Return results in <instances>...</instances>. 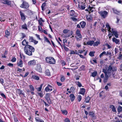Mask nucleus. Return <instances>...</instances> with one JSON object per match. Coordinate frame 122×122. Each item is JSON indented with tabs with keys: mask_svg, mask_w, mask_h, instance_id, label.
Instances as JSON below:
<instances>
[{
	"mask_svg": "<svg viewBox=\"0 0 122 122\" xmlns=\"http://www.w3.org/2000/svg\"><path fill=\"white\" fill-rule=\"evenodd\" d=\"M25 53L26 54L30 56L32 55V52L35 51L34 48L31 46L29 45L25 46L24 47Z\"/></svg>",
	"mask_w": 122,
	"mask_h": 122,
	"instance_id": "obj_1",
	"label": "nucleus"
},
{
	"mask_svg": "<svg viewBox=\"0 0 122 122\" xmlns=\"http://www.w3.org/2000/svg\"><path fill=\"white\" fill-rule=\"evenodd\" d=\"M103 70H106L107 74L111 76L112 75V76H113L114 74L112 73V72L115 71L116 70V68L112 65H109L106 69H103L102 71Z\"/></svg>",
	"mask_w": 122,
	"mask_h": 122,
	"instance_id": "obj_2",
	"label": "nucleus"
},
{
	"mask_svg": "<svg viewBox=\"0 0 122 122\" xmlns=\"http://www.w3.org/2000/svg\"><path fill=\"white\" fill-rule=\"evenodd\" d=\"M46 62L48 63L54 64L56 63L55 59L51 57H46Z\"/></svg>",
	"mask_w": 122,
	"mask_h": 122,
	"instance_id": "obj_3",
	"label": "nucleus"
},
{
	"mask_svg": "<svg viewBox=\"0 0 122 122\" xmlns=\"http://www.w3.org/2000/svg\"><path fill=\"white\" fill-rule=\"evenodd\" d=\"M99 13L101 16L104 18H105L108 14V12L106 11H101Z\"/></svg>",
	"mask_w": 122,
	"mask_h": 122,
	"instance_id": "obj_4",
	"label": "nucleus"
},
{
	"mask_svg": "<svg viewBox=\"0 0 122 122\" xmlns=\"http://www.w3.org/2000/svg\"><path fill=\"white\" fill-rule=\"evenodd\" d=\"M0 2L3 4L11 6V1L9 0H1Z\"/></svg>",
	"mask_w": 122,
	"mask_h": 122,
	"instance_id": "obj_5",
	"label": "nucleus"
},
{
	"mask_svg": "<svg viewBox=\"0 0 122 122\" xmlns=\"http://www.w3.org/2000/svg\"><path fill=\"white\" fill-rule=\"evenodd\" d=\"M102 72L105 73V77L104 80V83H106L107 82V81L108 79V77L111 76V75L107 74L106 70H103L102 71Z\"/></svg>",
	"mask_w": 122,
	"mask_h": 122,
	"instance_id": "obj_6",
	"label": "nucleus"
},
{
	"mask_svg": "<svg viewBox=\"0 0 122 122\" xmlns=\"http://www.w3.org/2000/svg\"><path fill=\"white\" fill-rule=\"evenodd\" d=\"M19 13L21 20L23 21H24L26 19L25 16V15L21 11H20Z\"/></svg>",
	"mask_w": 122,
	"mask_h": 122,
	"instance_id": "obj_7",
	"label": "nucleus"
},
{
	"mask_svg": "<svg viewBox=\"0 0 122 122\" xmlns=\"http://www.w3.org/2000/svg\"><path fill=\"white\" fill-rule=\"evenodd\" d=\"M52 87L50 85H48L46 87L45 89V90L46 91H51L52 90Z\"/></svg>",
	"mask_w": 122,
	"mask_h": 122,
	"instance_id": "obj_8",
	"label": "nucleus"
},
{
	"mask_svg": "<svg viewBox=\"0 0 122 122\" xmlns=\"http://www.w3.org/2000/svg\"><path fill=\"white\" fill-rule=\"evenodd\" d=\"M112 41L113 42L115 43L116 44H120V40L116 39L115 37H114L112 38Z\"/></svg>",
	"mask_w": 122,
	"mask_h": 122,
	"instance_id": "obj_9",
	"label": "nucleus"
},
{
	"mask_svg": "<svg viewBox=\"0 0 122 122\" xmlns=\"http://www.w3.org/2000/svg\"><path fill=\"white\" fill-rule=\"evenodd\" d=\"M35 69L37 71L39 72H42V68L41 67V65L40 64H37L36 67L35 68Z\"/></svg>",
	"mask_w": 122,
	"mask_h": 122,
	"instance_id": "obj_10",
	"label": "nucleus"
},
{
	"mask_svg": "<svg viewBox=\"0 0 122 122\" xmlns=\"http://www.w3.org/2000/svg\"><path fill=\"white\" fill-rule=\"evenodd\" d=\"M22 7H21V6L20 7L21 8H28L29 7V5L28 3L25 2H23L22 4L21 5Z\"/></svg>",
	"mask_w": 122,
	"mask_h": 122,
	"instance_id": "obj_11",
	"label": "nucleus"
},
{
	"mask_svg": "<svg viewBox=\"0 0 122 122\" xmlns=\"http://www.w3.org/2000/svg\"><path fill=\"white\" fill-rule=\"evenodd\" d=\"M36 61L35 60H32L28 62V65L29 66L34 65L36 64Z\"/></svg>",
	"mask_w": 122,
	"mask_h": 122,
	"instance_id": "obj_12",
	"label": "nucleus"
},
{
	"mask_svg": "<svg viewBox=\"0 0 122 122\" xmlns=\"http://www.w3.org/2000/svg\"><path fill=\"white\" fill-rule=\"evenodd\" d=\"M90 99V98L89 96H87L85 97L84 101L83 102L84 104H85L84 103H88L89 102Z\"/></svg>",
	"mask_w": 122,
	"mask_h": 122,
	"instance_id": "obj_13",
	"label": "nucleus"
},
{
	"mask_svg": "<svg viewBox=\"0 0 122 122\" xmlns=\"http://www.w3.org/2000/svg\"><path fill=\"white\" fill-rule=\"evenodd\" d=\"M35 120L36 122H44V121L42 119L38 117H36Z\"/></svg>",
	"mask_w": 122,
	"mask_h": 122,
	"instance_id": "obj_14",
	"label": "nucleus"
},
{
	"mask_svg": "<svg viewBox=\"0 0 122 122\" xmlns=\"http://www.w3.org/2000/svg\"><path fill=\"white\" fill-rule=\"evenodd\" d=\"M17 66L21 67H22L23 66V61L21 59L19 60V61L17 63Z\"/></svg>",
	"mask_w": 122,
	"mask_h": 122,
	"instance_id": "obj_15",
	"label": "nucleus"
},
{
	"mask_svg": "<svg viewBox=\"0 0 122 122\" xmlns=\"http://www.w3.org/2000/svg\"><path fill=\"white\" fill-rule=\"evenodd\" d=\"M71 102L73 101L75 99V96L74 94H70L69 96Z\"/></svg>",
	"mask_w": 122,
	"mask_h": 122,
	"instance_id": "obj_16",
	"label": "nucleus"
},
{
	"mask_svg": "<svg viewBox=\"0 0 122 122\" xmlns=\"http://www.w3.org/2000/svg\"><path fill=\"white\" fill-rule=\"evenodd\" d=\"M23 91L20 90V89H18L17 91V93L19 94L20 96L21 95H24V94L22 92Z\"/></svg>",
	"mask_w": 122,
	"mask_h": 122,
	"instance_id": "obj_17",
	"label": "nucleus"
},
{
	"mask_svg": "<svg viewBox=\"0 0 122 122\" xmlns=\"http://www.w3.org/2000/svg\"><path fill=\"white\" fill-rule=\"evenodd\" d=\"M94 43V41H89L86 42V44L92 46L93 44Z\"/></svg>",
	"mask_w": 122,
	"mask_h": 122,
	"instance_id": "obj_18",
	"label": "nucleus"
},
{
	"mask_svg": "<svg viewBox=\"0 0 122 122\" xmlns=\"http://www.w3.org/2000/svg\"><path fill=\"white\" fill-rule=\"evenodd\" d=\"M105 55L107 56H109V57L110 59L111 58V57L112 56V54L111 52L107 51V53H106Z\"/></svg>",
	"mask_w": 122,
	"mask_h": 122,
	"instance_id": "obj_19",
	"label": "nucleus"
},
{
	"mask_svg": "<svg viewBox=\"0 0 122 122\" xmlns=\"http://www.w3.org/2000/svg\"><path fill=\"white\" fill-rule=\"evenodd\" d=\"M82 28H83L85 27L86 25V23L84 21H82L80 23Z\"/></svg>",
	"mask_w": 122,
	"mask_h": 122,
	"instance_id": "obj_20",
	"label": "nucleus"
},
{
	"mask_svg": "<svg viewBox=\"0 0 122 122\" xmlns=\"http://www.w3.org/2000/svg\"><path fill=\"white\" fill-rule=\"evenodd\" d=\"M110 108L112 109V111L114 112H117L116 108L113 105H111L110 106Z\"/></svg>",
	"mask_w": 122,
	"mask_h": 122,
	"instance_id": "obj_21",
	"label": "nucleus"
},
{
	"mask_svg": "<svg viewBox=\"0 0 122 122\" xmlns=\"http://www.w3.org/2000/svg\"><path fill=\"white\" fill-rule=\"evenodd\" d=\"M76 35L78 36H81V33L80 31L79 30L77 29V30L76 31Z\"/></svg>",
	"mask_w": 122,
	"mask_h": 122,
	"instance_id": "obj_22",
	"label": "nucleus"
},
{
	"mask_svg": "<svg viewBox=\"0 0 122 122\" xmlns=\"http://www.w3.org/2000/svg\"><path fill=\"white\" fill-rule=\"evenodd\" d=\"M26 12L27 14L30 15H31L33 14V12H32V11L28 9L26 10Z\"/></svg>",
	"mask_w": 122,
	"mask_h": 122,
	"instance_id": "obj_23",
	"label": "nucleus"
},
{
	"mask_svg": "<svg viewBox=\"0 0 122 122\" xmlns=\"http://www.w3.org/2000/svg\"><path fill=\"white\" fill-rule=\"evenodd\" d=\"M81 92L80 93L83 95H84L85 92V89L84 88H81L80 89Z\"/></svg>",
	"mask_w": 122,
	"mask_h": 122,
	"instance_id": "obj_24",
	"label": "nucleus"
},
{
	"mask_svg": "<svg viewBox=\"0 0 122 122\" xmlns=\"http://www.w3.org/2000/svg\"><path fill=\"white\" fill-rule=\"evenodd\" d=\"M61 79L60 80L62 82H63L65 81V78L64 76L63 75H61Z\"/></svg>",
	"mask_w": 122,
	"mask_h": 122,
	"instance_id": "obj_25",
	"label": "nucleus"
},
{
	"mask_svg": "<svg viewBox=\"0 0 122 122\" xmlns=\"http://www.w3.org/2000/svg\"><path fill=\"white\" fill-rule=\"evenodd\" d=\"M62 113L63 114L66 115L67 114L68 112L66 110H61Z\"/></svg>",
	"mask_w": 122,
	"mask_h": 122,
	"instance_id": "obj_26",
	"label": "nucleus"
},
{
	"mask_svg": "<svg viewBox=\"0 0 122 122\" xmlns=\"http://www.w3.org/2000/svg\"><path fill=\"white\" fill-rule=\"evenodd\" d=\"M75 83L78 86L80 87L82 86V85L81 83L79 81H76L75 82Z\"/></svg>",
	"mask_w": 122,
	"mask_h": 122,
	"instance_id": "obj_27",
	"label": "nucleus"
},
{
	"mask_svg": "<svg viewBox=\"0 0 122 122\" xmlns=\"http://www.w3.org/2000/svg\"><path fill=\"white\" fill-rule=\"evenodd\" d=\"M32 77L34 79L37 80H39V77L38 76L35 75L32 76Z\"/></svg>",
	"mask_w": 122,
	"mask_h": 122,
	"instance_id": "obj_28",
	"label": "nucleus"
},
{
	"mask_svg": "<svg viewBox=\"0 0 122 122\" xmlns=\"http://www.w3.org/2000/svg\"><path fill=\"white\" fill-rule=\"evenodd\" d=\"M34 39L32 36H29V41L30 42H32Z\"/></svg>",
	"mask_w": 122,
	"mask_h": 122,
	"instance_id": "obj_29",
	"label": "nucleus"
},
{
	"mask_svg": "<svg viewBox=\"0 0 122 122\" xmlns=\"http://www.w3.org/2000/svg\"><path fill=\"white\" fill-rule=\"evenodd\" d=\"M89 115L91 116L92 117H93L95 116V114L92 112H89Z\"/></svg>",
	"mask_w": 122,
	"mask_h": 122,
	"instance_id": "obj_30",
	"label": "nucleus"
},
{
	"mask_svg": "<svg viewBox=\"0 0 122 122\" xmlns=\"http://www.w3.org/2000/svg\"><path fill=\"white\" fill-rule=\"evenodd\" d=\"M29 87L31 92L33 91H34V88L32 85H30Z\"/></svg>",
	"mask_w": 122,
	"mask_h": 122,
	"instance_id": "obj_31",
	"label": "nucleus"
},
{
	"mask_svg": "<svg viewBox=\"0 0 122 122\" xmlns=\"http://www.w3.org/2000/svg\"><path fill=\"white\" fill-rule=\"evenodd\" d=\"M5 33L6 35L5 36L7 37L8 36L10 35V33L7 30H5Z\"/></svg>",
	"mask_w": 122,
	"mask_h": 122,
	"instance_id": "obj_32",
	"label": "nucleus"
},
{
	"mask_svg": "<svg viewBox=\"0 0 122 122\" xmlns=\"http://www.w3.org/2000/svg\"><path fill=\"white\" fill-rule=\"evenodd\" d=\"M97 74V73L96 71H95L94 72L92 73V76L93 77L96 76Z\"/></svg>",
	"mask_w": 122,
	"mask_h": 122,
	"instance_id": "obj_33",
	"label": "nucleus"
},
{
	"mask_svg": "<svg viewBox=\"0 0 122 122\" xmlns=\"http://www.w3.org/2000/svg\"><path fill=\"white\" fill-rule=\"evenodd\" d=\"M118 110L119 112H121L122 111V107L120 106H119L118 107Z\"/></svg>",
	"mask_w": 122,
	"mask_h": 122,
	"instance_id": "obj_34",
	"label": "nucleus"
},
{
	"mask_svg": "<svg viewBox=\"0 0 122 122\" xmlns=\"http://www.w3.org/2000/svg\"><path fill=\"white\" fill-rule=\"evenodd\" d=\"M46 74L48 76H49L50 75V72L48 69H47L45 71Z\"/></svg>",
	"mask_w": 122,
	"mask_h": 122,
	"instance_id": "obj_35",
	"label": "nucleus"
},
{
	"mask_svg": "<svg viewBox=\"0 0 122 122\" xmlns=\"http://www.w3.org/2000/svg\"><path fill=\"white\" fill-rule=\"evenodd\" d=\"M22 28L25 29L27 30V26L26 24H25L24 25H22Z\"/></svg>",
	"mask_w": 122,
	"mask_h": 122,
	"instance_id": "obj_36",
	"label": "nucleus"
},
{
	"mask_svg": "<svg viewBox=\"0 0 122 122\" xmlns=\"http://www.w3.org/2000/svg\"><path fill=\"white\" fill-rule=\"evenodd\" d=\"M44 40L45 41L47 42L49 44H51V43L49 41V40H48V38L46 37H44Z\"/></svg>",
	"mask_w": 122,
	"mask_h": 122,
	"instance_id": "obj_37",
	"label": "nucleus"
},
{
	"mask_svg": "<svg viewBox=\"0 0 122 122\" xmlns=\"http://www.w3.org/2000/svg\"><path fill=\"white\" fill-rule=\"evenodd\" d=\"M100 44V43L99 42V41H96L95 42H94V43L93 44V46H97L98 44Z\"/></svg>",
	"mask_w": 122,
	"mask_h": 122,
	"instance_id": "obj_38",
	"label": "nucleus"
},
{
	"mask_svg": "<svg viewBox=\"0 0 122 122\" xmlns=\"http://www.w3.org/2000/svg\"><path fill=\"white\" fill-rule=\"evenodd\" d=\"M94 52L93 51H90L89 54V55L91 57L93 56H94Z\"/></svg>",
	"mask_w": 122,
	"mask_h": 122,
	"instance_id": "obj_39",
	"label": "nucleus"
},
{
	"mask_svg": "<svg viewBox=\"0 0 122 122\" xmlns=\"http://www.w3.org/2000/svg\"><path fill=\"white\" fill-rule=\"evenodd\" d=\"M45 99H46L48 103H49V104H50L51 103V101L50 98H45Z\"/></svg>",
	"mask_w": 122,
	"mask_h": 122,
	"instance_id": "obj_40",
	"label": "nucleus"
},
{
	"mask_svg": "<svg viewBox=\"0 0 122 122\" xmlns=\"http://www.w3.org/2000/svg\"><path fill=\"white\" fill-rule=\"evenodd\" d=\"M43 86V84H41L40 86L38 88L37 90L39 92H40V91H41V89L42 87V86Z\"/></svg>",
	"mask_w": 122,
	"mask_h": 122,
	"instance_id": "obj_41",
	"label": "nucleus"
},
{
	"mask_svg": "<svg viewBox=\"0 0 122 122\" xmlns=\"http://www.w3.org/2000/svg\"><path fill=\"white\" fill-rule=\"evenodd\" d=\"M82 98V97L80 95H79L78 96L77 99L78 100V101L79 102H80Z\"/></svg>",
	"mask_w": 122,
	"mask_h": 122,
	"instance_id": "obj_42",
	"label": "nucleus"
},
{
	"mask_svg": "<svg viewBox=\"0 0 122 122\" xmlns=\"http://www.w3.org/2000/svg\"><path fill=\"white\" fill-rule=\"evenodd\" d=\"M106 52L105 51H103L102 53L99 55V57L100 58H101L102 56L103 55L105 54H106Z\"/></svg>",
	"mask_w": 122,
	"mask_h": 122,
	"instance_id": "obj_43",
	"label": "nucleus"
},
{
	"mask_svg": "<svg viewBox=\"0 0 122 122\" xmlns=\"http://www.w3.org/2000/svg\"><path fill=\"white\" fill-rule=\"evenodd\" d=\"M71 12L70 13V15L71 16H73L75 13L74 11L73 10H71Z\"/></svg>",
	"mask_w": 122,
	"mask_h": 122,
	"instance_id": "obj_44",
	"label": "nucleus"
},
{
	"mask_svg": "<svg viewBox=\"0 0 122 122\" xmlns=\"http://www.w3.org/2000/svg\"><path fill=\"white\" fill-rule=\"evenodd\" d=\"M26 40L25 39L22 42V45L23 46H25L26 45Z\"/></svg>",
	"mask_w": 122,
	"mask_h": 122,
	"instance_id": "obj_45",
	"label": "nucleus"
},
{
	"mask_svg": "<svg viewBox=\"0 0 122 122\" xmlns=\"http://www.w3.org/2000/svg\"><path fill=\"white\" fill-rule=\"evenodd\" d=\"M113 10L114 13L116 14H117L119 12L117 10L115 9V8H113L112 9Z\"/></svg>",
	"mask_w": 122,
	"mask_h": 122,
	"instance_id": "obj_46",
	"label": "nucleus"
},
{
	"mask_svg": "<svg viewBox=\"0 0 122 122\" xmlns=\"http://www.w3.org/2000/svg\"><path fill=\"white\" fill-rule=\"evenodd\" d=\"M93 8H88L89 10V13H90L91 12H93L94 10H92Z\"/></svg>",
	"mask_w": 122,
	"mask_h": 122,
	"instance_id": "obj_47",
	"label": "nucleus"
},
{
	"mask_svg": "<svg viewBox=\"0 0 122 122\" xmlns=\"http://www.w3.org/2000/svg\"><path fill=\"white\" fill-rule=\"evenodd\" d=\"M70 19H72L73 21H74L75 22L77 20V19L75 18L74 17H71Z\"/></svg>",
	"mask_w": 122,
	"mask_h": 122,
	"instance_id": "obj_48",
	"label": "nucleus"
},
{
	"mask_svg": "<svg viewBox=\"0 0 122 122\" xmlns=\"http://www.w3.org/2000/svg\"><path fill=\"white\" fill-rule=\"evenodd\" d=\"M63 47H64V50L66 51H69V49L68 48L66 47L65 46V45H64L63 46Z\"/></svg>",
	"mask_w": 122,
	"mask_h": 122,
	"instance_id": "obj_49",
	"label": "nucleus"
},
{
	"mask_svg": "<svg viewBox=\"0 0 122 122\" xmlns=\"http://www.w3.org/2000/svg\"><path fill=\"white\" fill-rule=\"evenodd\" d=\"M7 65L11 67H13V64L11 63H9Z\"/></svg>",
	"mask_w": 122,
	"mask_h": 122,
	"instance_id": "obj_50",
	"label": "nucleus"
},
{
	"mask_svg": "<svg viewBox=\"0 0 122 122\" xmlns=\"http://www.w3.org/2000/svg\"><path fill=\"white\" fill-rule=\"evenodd\" d=\"M69 31V30L67 29L64 30L63 31V32L64 33H67Z\"/></svg>",
	"mask_w": 122,
	"mask_h": 122,
	"instance_id": "obj_51",
	"label": "nucleus"
},
{
	"mask_svg": "<svg viewBox=\"0 0 122 122\" xmlns=\"http://www.w3.org/2000/svg\"><path fill=\"white\" fill-rule=\"evenodd\" d=\"M75 90V88L74 87H71L70 89V90L72 92H73Z\"/></svg>",
	"mask_w": 122,
	"mask_h": 122,
	"instance_id": "obj_52",
	"label": "nucleus"
},
{
	"mask_svg": "<svg viewBox=\"0 0 122 122\" xmlns=\"http://www.w3.org/2000/svg\"><path fill=\"white\" fill-rule=\"evenodd\" d=\"M50 94H49L48 93H46V97H45V98H49V97L50 96Z\"/></svg>",
	"mask_w": 122,
	"mask_h": 122,
	"instance_id": "obj_53",
	"label": "nucleus"
},
{
	"mask_svg": "<svg viewBox=\"0 0 122 122\" xmlns=\"http://www.w3.org/2000/svg\"><path fill=\"white\" fill-rule=\"evenodd\" d=\"M64 121L65 122H70L69 119L68 118H66L65 119Z\"/></svg>",
	"mask_w": 122,
	"mask_h": 122,
	"instance_id": "obj_54",
	"label": "nucleus"
},
{
	"mask_svg": "<svg viewBox=\"0 0 122 122\" xmlns=\"http://www.w3.org/2000/svg\"><path fill=\"white\" fill-rule=\"evenodd\" d=\"M118 59L119 60H122V55L120 54L119 55V56L118 57Z\"/></svg>",
	"mask_w": 122,
	"mask_h": 122,
	"instance_id": "obj_55",
	"label": "nucleus"
},
{
	"mask_svg": "<svg viewBox=\"0 0 122 122\" xmlns=\"http://www.w3.org/2000/svg\"><path fill=\"white\" fill-rule=\"evenodd\" d=\"M0 82L2 85H3L4 83V80L2 79H0Z\"/></svg>",
	"mask_w": 122,
	"mask_h": 122,
	"instance_id": "obj_56",
	"label": "nucleus"
},
{
	"mask_svg": "<svg viewBox=\"0 0 122 122\" xmlns=\"http://www.w3.org/2000/svg\"><path fill=\"white\" fill-rule=\"evenodd\" d=\"M79 37H77L76 38V40L77 41H80L82 37V36H80Z\"/></svg>",
	"mask_w": 122,
	"mask_h": 122,
	"instance_id": "obj_57",
	"label": "nucleus"
},
{
	"mask_svg": "<svg viewBox=\"0 0 122 122\" xmlns=\"http://www.w3.org/2000/svg\"><path fill=\"white\" fill-rule=\"evenodd\" d=\"M16 58L15 57H14L11 60V61L13 62H15L16 61Z\"/></svg>",
	"mask_w": 122,
	"mask_h": 122,
	"instance_id": "obj_58",
	"label": "nucleus"
},
{
	"mask_svg": "<svg viewBox=\"0 0 122 122\" xmlns=\"http://www.w3.org/2000/svg\"><path fill=\"white\" fill-rule=\"evenodd\" d=\"M87 19L88 20L91 21L92 20V18L91 17H89V16H87Z\"/></svg>",
	"mask_w": 122,
	"mask_h": 122,
	"instance_id": "obj_59",
	"label": "nucleus"
},
{
	"mask_svg": "<svg viewBox=\"0 0 122 122\" xmlns=\"http://www.w3.org/2000/svg\"><path fill=\"white\" fill-rule=\"evenodd\" d=\"M37 93L41 97H43V93L40 92H38Z\"/></svg>",
	"mask_w": 122,
	"mask_h": 122,
	"instance_id": "obj_60",
	"label": "nucleus"
},
{
	"mask_svg": "<svg viewBox=\"0 0 122 122\" xmlns=\"http://www.w3.org/2000/svg\"><path fill=\"white\" fill-rule=\"evenodd\" d=\"M85 51L84 50H79L78 51V53H80V54L82 53Z\"/></svg>",
	"mask_w": 122,
	"mask_h": 122,
	"instance_id": "obj_61",
	"label": "nucleus"
},
{
	"mask_svg": "<svg viewBox=\"0 0 122 122\" xmlns=\"http://www.w3.org/2000/svg\"><path fill=\"white\" fill-rule=\"evenodd\" d=\"M46 5V3L45 2L43 3L42 5L41 6V8H44Z\"/></svg>",
	"mask_w": 122,
	"mask_h": 122,
	"instance_id": "obj_62",
	"label": "nucleus"
},
{
	"mask_svg": "<svg viewBox=\"0 0 122 122\" xmlns=\"http://www.w3.org/2000/svg\"><path fill=\"white\" fill-rule=\"evenodd\" d=\"M115 54H116L118 52V49L117 48H115Z\"/></svg>",
	"mask_w": 122,
	"mask_h": 122,
	"instance_id": "obj_63",
	"label": "nucleus"
},
{
	"mask_svg": "<svg viewBox=\"0 0 122 122\" xmlns=\"http://www.w3.org/2000/svg\"><path fill=\"white\" fill-rule=\"evenodd\" d=\"M32 42H33L35 44H36L38 43V41L35 40H34Z\"/></svg>",
	"mask_w": 122,
	"mask_h": 122,
	"instance_id": "obj_64",
	"label": "nucleus"
}]
</instances>
